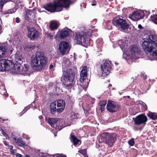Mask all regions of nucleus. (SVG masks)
<instances>
[{
  "mask_svg": "<svg viewBox=\"0 0 157 157\" xmlns=\"http://www.w3.org/2000/svg\"><path fill=\"white\" fill-rule=\"evenodd\" d=\"M48 61V58L43 52H37L35 57L33 58H32V67L38 71H44L46 69L47 67Z\"/></svg>",
  "mask_w": 157,
  "mask_h": 157,
  "instance_id": "1",
  "label": "nucleus"
},
{
  "mask_svg": "<svg viewBox=\"0 0 157 157\" xmlns=\"http://www.w3.org/2000/svg\"><path fill=\"white\" fill-rule=\"evenodd\" d=\"M142 44V47L146 52L151 53L153 55L157 56V36L154 35H150L148 38H144Z\"/></svg>",
  "mask_w": 157,
  "mask_h": 157,
  "instance_id": "2",
  "label": "nucleus"
},
{
  "mask_svg": "<svg viewBox=\"0 0 157 157\" xmlns=\"http://www.w3.org/2000/svg\"><path fill=\"white\" fill-rule=\"evenodd\" d=\"M116 139V134L115 133L109 134L108 132H105L101 135L99 140H101V142H103L107 143L109 146L112 147Z\"/></svg>",
  "mask_w": 157,
  "mask_h": 157,
  "instance_id": "3",
  "label": "nucleus"
},
{
  "mask_svg": "<svg viewBox=\"0 0 157 157\" xmlns=\"http://www.w3.org/2000/svg\"><path fill=\"white\" fill-rule=\"evenodd\" d=\"M91 33L90 32H82L80 33H77L76 36L75 37L74 39L77 40V43L78 44L84 45L86 44V39L88 37L92 36Z\"/></svg>",
  "mask_w": 157,
  "mask_h": 157,
  "instance_id": "4",
  "label": "nucleus"
},
{
  "mask_svg": "<svg viewBox=\"0 0 157 157\" xmlns=\"http://www.w3.org/2000/svg\"><path fill=\"white\" fill-rule=\"evenodd\" d=\"M56 0H53L52 2L47 3L43 5V8L48 11L51 13L60 11Z\"/></svg>",
  "mask_w": 157,
  "mask_h": 157,
  "instance_id": "5",
  "label": "nucleus"
},
{
  "mask_svg": "<svg viewBox=\"0 0 157 157\" xmlns=\"http://www.w3.org/2000/svg\"><path fill=\"white\" fill-rule=\"evenodd\" d=\"M12 62L11 60L5 59L0 60V71H9L13 66Z\"/></svg>",
  "mask_w": 157,
  "mask_h": 157,
  "instance_id": "6",
  "label": "nucleus"
},
{
  "mask_svg": "<svg viewBox=\"0 0 157 157\" xmlns=\"http://www.w3.org/2000/svg\"><path fill=\"white\" fill-rule=\"evenodd\" d=\"M36 13V9L34 8L32 10H29L25 15V19L30 22L35 24L36 22V20L35 18Z\"/></svg>",
  "mask_w": 157,
  "mask_h": 157,
  "instance_id": "7",
  "label": "nucleus"
},
{
  "mask_svg": "<svg viewBox=\"0 0 157 157\" xmlns=\"http://www.w3.org/2000/svg\"><path fill=\"white\" fill-rule=\"evenodd\" d=\"M101 68L102 71V74L104 73L106 75H108L112 69L111 61L107 59L103 60L101 65Z\"/></svg>",
  "mask_w": 157,
  "mask_h": 157,
  "instance_id": "8",
  "label": "nucleus"
},
{
  "mask_svg": "<svg viewBox=\"0 0 157 157\" xmlns=\"http://www.w3.org/2000/svg\"><path fill=\"white\" fill-rule=\"evenodd\" d=\"M19 64H15L13 65V67L16 73L25 75L26 74V72L29 69V67L27 65L24 64V66L22 67L20 62L19 63Z\"/></svg>",
  "mask_w": 157,
  "mask_h": 157,
  "instance_id": "9",
  "label": "nucleus"
},
{
  "mask_svg": "<svg viewBox=\"0 0 157 157\" xmlns=\"http://www.w3.org/2000/svg\"><path fill=\"white\" fill-rule=\"evenodd\" d=\"M28 36L30 40H35L40 36L39 32L33 28L27 27Z\"/></svg>",
  "mask_w": 157,
  "mask_h": 157,
  "instance_id": "10",
  "label": "nucleus"
},
{
  "mask_svg": "<svg viewBox=\"0 0 157 157\" xmlns=\"http://www.w3.org/2000/svg\"><path fill=\"white\" fill-rule=\"evenodd\" d=\"M120 108V106L117 102L111 100L108 101L106 109L109 112L113 113L116 112Z\"/></svg>",
  "mask_w": 157,
  "mask_h": 157,
  "instance_id": "11",
  "label": "nucleus"
},
{
  "mask_svg": "<svg viewBox=\"0 0 157 157\" xmlns=\"http://www.w3.org/2000/svg\"><path fill=\"white\" fill-rule=\"evenodd\" d=\"M134 120V124L140 125L142 124H145L147 121V117L144 114H141L137 116L135 118H133Z\"/></svg>",
  "mask_w": 157,
  "mask_h": 157,
  "instance_id": "12",
  "label": "nucleus"
},
{
  "mask_svg": "<svg viewBox=\"0 0 157 157\" xmlns=\"http://www.w3.org/2000/svg\"><path fill=\"white\" fill-rule=\"evenodd\" d=\"M56 1L58 4L60 6L59 8L60 11L63 10V8H69L70 5L74 4L76 1V0H56Z\"/></svg>",
  "mask_w": 157,
  "mask_h": 157,
  "instance_id": "13",
  "label": "nucleus"
},
{
  "mask_svg": "<svg viewBox=\"0 0 157 157\" xmlns=\"http://www.w3.org/2000/svg\"><path fill=\"white\" fill-rule=\"evenodd\" d=\"M75 72L71 69H68L64 74V79L66 82H72L75 78Z\"/></svg>",
  "mask_w": 157,
  "mask_h": 157,
  "instance_id": "14",
  "label": "nucleus"
},
{
  "mask_svg": "<svg viewBox=\"0 0 157 157\" xmlns=\"http://www.w3.org/2000/svg\"><path fill=\"white\" fill-rule=\"evenodd\" d=\"M69 45L66 41L61 42L59 45V50L62 55H64L66 53H68L69 51Z\"/></svg>",
  "mask_w": 157,
  "mask_h": 157,
  "instance_id": "15",
  "label": "nucleus"
},
{
  "mask_svg": "<svg viewBox=\"0 0 157 157\" xmlns=\"http://www.w3.org/2000/svg\"><path fill=\"white\" fill-rule=\"evenodd\" d=\"M58 119L56 118H48V122L52 127L56 128L58 127L59 130H60L63 127L62 126V124L59 123Z\"/></svg>",
  "mask_w": 157,
  "mask_h": 157,
  "instance_id": "16",
  "label": "nucleus"
},
{
  "mask_svg": "<svg viewBox=\"0 0 157 157\" xmlns=\"http://www.w3.org/2000/svg\"><path fill=\"white\" fill-rule=\"evenodd\" d=\"M113 23L115 25L120 26L122 29L124 30L127 29L129 28V25L125 20L122 19H117L115 21L113 22Z\"/></svg>",
  "mask_w": 157,
  "mask_h": 157,
  "instance_id": "17",
  "label": "nucleus"
},
{
  "mask_svg": "<svg viewBox=\"0 0 157 157\" xmlns=\"http://www.w3.org/2000/svg\"><path fill=\"white\" fill-rule=\"evenodd\" d=\"M144 15V13L142 11H136L132 13L131 18L133 20L136 21L142 18Z\"/></svg>",
  "mask_w": 157,
  "mask_h": 157,
  "instance_id": "18",
  "label": "nucleus"
},
{
  "mask_svg": "<svg viewBox=\"0 0 157 157\" xmlns=\"http://www.w3.org/2000/svg\"><path fill=\"white\" fill-rule=\"evenodd\" d=\"M71 30L67 28L62 29L60 31L59 34V37L62 39H64L69 36Z\"/></svg>",
  "mask_w": 157,
  "mask_h": 157,
  "instance_id": "19",
  "label": "nucleus"
},
{
  "mask_svg": "<svg viewBox=\"0 0 157 157\" xmlns=\"http://www.w3.org/2000/svg\"><path fill=\"white\" fill-rule=\"evenodd\" d=\"M66 105L65 102L63 100H58L57 101V112L61 113L63 112L65 109Z\"/></svg>",
  "mask_w": 157,
  "mask_h": 157,
  "instance_id": "20",
  "label": "nucleus"
},
{
  "mask_svg": "<svg viewBox=\"0 0 157 157\" xmlns=\"http://www.w3.org/2000/svg\"><path fill=\"white\" fill-rule=\"evenodd\" d=\"M87 76V67L86 66H84L80 73V81L82 82L86 79Z\"/></svg>",
  "mask_w": 157,
  "mask_h": 157,
  "instance_id": "21",
  "label": "nucleus"
},
{
  "mask_svg": "<svg viewBox=\"0 0 157 157\" xmlns=\"http://www.w3.org/2000/svg\"><path fill=\"white\" fill-rule=\"evenodd\" d=\"M13 138L18 146L21 147L26 146V143L22 140V139L20 137L17 139L16 137H14Z\"/></svg>",
  "mask_w": 157,
  "mask_h": 157,
  "instance_id": "22",
  "label": "nucleus"
},
{
  "mask_svg": "<svg viewBox=\"0 0 157 157\" xmlns=\"http://www.w3.org/2000/svg\"><path fill=\"white\" fill-rule=\"evenodd\" d=\"M70 139L71 142L73 143L74 145L76 146L80 141V140L78 139L72 133L70 135Z\"/></svg>",
  "mask_w": 157,
  "mask_h": 157,
  "instance_id": "23",
  "label": "nucleus"
},
{
  "mask_svg": "<svg viewBox=\"0 0 157 157\" xmlns=\"http://www.w3.org/2000/svg\"><path fill=\"white\" fill-rule=\"evenodd\" d=\"M56 102L54 101L50 105L51 113L53 114L56 113V112H57V108L56 107Z\"/></svg>",
  "mask_w": 157,
  "mask_h": 157,
  "instance_id": "24",
  "label": "nucleus"
},
{
  "mask_svg": "<svg viewBox=\"0 0 157 157\" xmlns=\"http://www.w3.org/2000/svg\"><path fill=\"white\" fill-rule=\"evenodd\" d=\"M59 26L57 23L54 21H52L49 25V28L50 30L53 31L57 29Z\"/></svg>",
  "mask_w": 157,
  "mask_h": 157,
  "instance_id": "25",
  "label": "nucleus"
},
{
  "mask_svg": "<svg viewBox=\"0 0 157 157\" xmlns=\"http://www.w3.org/2000/svg\"><path fill=\"white\" fill-rule=\"evenodd\" d=\"M147 116L150 119L153 120L157 119V113H156L149 111L147 114Z\"/></svg>",
  "mask_w": 157,
  "mask_h": 157,
  "instance_id": "26",
  "label": "nucleus"
},
{
  "mask_svg": "<svg viewBox=\"0 0 157 157\" xmlns=\"http://www.w3.org/2000/svg\"><path fill=\"white\" fill-rule=\"evenodd\" d=\"M5 46H0V58L2 57L6 52Z\"/></svg>",
  "mask_w": 157,
  "mask_h": 157,
  "instance_id": "27",
  "label": "nucleus"
},
{
  "mask_svg": "<svg viewBox=\"0 0 157 157\" xmlns=\"http://www.w3.org/2000/svg\"><path fill=\"white\" fill-rule=\"evenodd\" d=\"M15 59L16 62L17 63L16 64H19V63L22 62L21 56H20L19 54H15Z\"/></svg>",
  "mask_w": 157,
  "mask_h": 157,
  "instance_id": "28",
  "label": "nucleus"
},
{
  "mask_svg": "<svg viewBox=\"0 0 157 157\" xmlns=\"http://www.w3.org/2000/svg\"><path fill=\"white\" fill-rule=\"evenodd\" d=\"M130 50L132 54H134L135 53H138V49L136 45H132Z\"/></svg>",
  "mask_w": 157,
  "mask_h": 157,
  "instance_id": "29",
  "label": "nucleus"
},
{
  "mask_svg": "<svg viewBox=\"0 0 157 157\" xmlns=\"http://www.w3.org/2000/svg\"><path fill=\"white\" fill-rule=\"evenodd\" d=\"M10 1L15 2L14 1H13V0H0V8H2L5 3Z\"/></svg>",
  "mask_w": 157,
  "mask_h": 157,
  "instance_id": "30",
  "label": "nucleus"
},
{
  "mask_svg": "<svg viewBox=\"0 0 157 157\" xmlns=\"http://www.w3.org/2000/svg\"><path fill=\"white\" fill-rule=\"evenodd\" d=\"M150 20L157 25V15H153L150 17Z\"/></svg>",
  "mask_w": 157,
  "mask_h": 157,
  "instance_id": "31",
  "label": "nucleus"
},
{
  "mask_svg": "<svg viewBox=\"0 0 157 157\" xmlns=\"http://www.w3.org/2000/svg\"><path fill=\"white\" fill-rule=\"evenodd\" d=\"M14 9H10V10H9L7 11H4V14H10V13L11 14L13 13H14L16 11H14Z\"/></svg>",
  "mask_w": 157,
  "mask_h": 157,
  "instance_id": "32",
  "label": "nucleus"
},
{
  "mask_svg": "<svg viewBox=\"0 0 157 157\" xmlns=\"http://www.w3.org/2000/svg\"><path fill=\"white\" fill-rule=\"evenodd\" d=\"M107 101L106 100H102L99 102V105L101 107H105L106 105Z\"/></svg>",
  "mask_w": 157,
  "mask_h": 157,
  "instance_id": "33",
  "label": "nucleus"
},
{
  "mask_svg": "<svg viewBox=\"0 0 157 157\" xmlns=\"http://www.w3.org/2000/svg\"><path fill=\"white\" fill-rule=\"evenodd\" d=\"M79 152L84 156H85L86 155H87V152L86 149L80 150Z\"/></svg>",
  "mask_w": 157,
  "mask_h": 157,
  "instance_id": "34",
  "label": "nucleus"
},
{
  "mask_svg": "<svg viewBox=\"0 0 157 157\" xmlns=\"http://www.w3.org/2000/svg\"><path fill=\"white\" fill-rule=\"evenodd\" d=\"M64 85L66 87H67L68 88H71L74 85L72 83H70L68 84L66 82L65 83Z\"/></svg>",
  "mask_w": 157,
  "mask_h": 157,
  "instance_id": "35",
  "label": "nucleus"
},
{
  "mask_svg": "<svg viewBox=\"0 0 157 157\" xmlns=\"http://www.w3.org/2000/svg\"><path fill=\"white\" fill-rule=\"evenodd\" d=\"M128 143L129 144L131 145V146H133L134 144V139H131L129 141Z\"/></svg>",
  "mask_w": 157,
  "mask_h": 157,
  "instance_id": "36",
  "label": "nucleus"
},
{
  "mask_svg": "<svg viewBox=\"0 0 157 157\" xmlns=\"http://www.w3.org/2000/svg\"><path fill=\"white\" fill-rule=\"evenodd\" d=\"M2 134L5 137H6V139L9 140L10 137L6 132L3 131V132H2Z\"/></svg>",
  "mask_w": 157,
  "mask_h": 157,
  "instance_id": "37",
  "label": "nucleus"
},
{
  "mask_svg": "<svg viewBox=\"0 0 157 157\" xmlns=\"http://www.w3.org/2000/svg\"><path fill=\"white\" fill-rule=\"evenodd\" d=\"M97 4V2L95 0H93L92 3L91 5L92 6H95Z\"/></svg>",
  "mask_w": 157,
  "mask_h": 157,
  "instance_id": "38",
  "label": "nucleus"
},
{
  "mask_svg": "<svg viewBox=\"0 0 157 157\" xmlns=\"http://www.w3.org/2000/svg\"><path fill=\"white\" fill-rule=\"evenodd\" d=\"M16 22L17 23H19L20 22V19L19 18L17 17L15 19Z\"/></svg>",
  "mask_w": 157,
  "mask_h": 157,
  "instance_id": "39",
  "label": "nucleus"
},
{
  "mask_svg": "<svg viewBox=\"0 0 157 157\" xmlns=\"http://www.w3.org/2000/svg\"><path fill=\"white\" fill-rule=\"evenodd\" d=\"M138 28L140 29H144V28L140 24H139L138 25Z\"/></svg>",
  "mask_w": 157,
  "mask_h": 157,
  "instance_id": "40",
  "label": "nucleus"
},
{
  "mask_svg": "<svg viewBox=\"0 0 157 157\" xmlns=\"http://www.w3.org/2000/svg\"><path fill=\"white\" fill-rule=\"evenodd\" d=\"M56 157H67L66 156L61 154L58 155Z\"/></svg>",
  "mask_w": 157,
  "mask_h": 157,
  "instance_id": "41",
  "label": "nucleus"
},
{
  "mask_svg": "<svg viewBox=\"0 0 157 157\" xmlns=\"http://www.w3.org/2000/svg\"><path fill=\"white\" fill-rule=\"evenodd\" d=\"M3 142L4 144V145L6 146H9V144L8 142H7L6 141L4 140L3 141Z\"/></svg>",
  "mask_w": 157,
  "mask_h": 157,
  "instance_id": "42",
  "label": "nucleus"
},
{
  "mask_svg": "<svg viewBox=\"0 0 157 157\" xmlns=\"http://www.w3.org/2000/svg\"><path fill=\"white\" fill-rule=\"evenodd\" d=\"M16 157H23V156L21 154H20L19 153H17L16 154Z\"/></svg>",
  "mask_w": 157,
  "mask_h": 157,
  "instance_id": "43",
  "label": "nucleus"
},
{
  "mask_svg": "<svg viewBox=\"0 0 157 157\" xmlns=\"http://www.w3.org/2000/svg\"><path fill=\"white\" fill-rule=\"evenodd\" d=\"M8 147L9 148L10 150H11L12 149H13V147L12 145H9V146H8Z\"/></svg>",
  "mask_w": 157,
  "mask_h": 157,
  "instance_id": "44",
  "label": "nucleus"
},
{
  "mask_svg": "<svg viewBox=\"0 0 157 157\" xmlns=\"http://www.w3.org/2000/svg\"><path fill=\"white\" fill-rule=\"evenodd\" d=\"M111 87H112V84H109L108 87V88H109V90H111Z\"/></svg>",
  "mask_w": 157,
  "mask_h": 157,
  "instance_id": "45",
  "label": "nucleus"
},
{
  "mask_svg": "<svg viewBox=\"0 0 157 157\" xmlns=\"http://www.w3.org/2000/svg\"><path fill=\"white\" fill-rule=\"evenodd\" d=\"M53 67V65L52 64H51L49 65V68L50 69H51Z\"/></svg>",
  "mask_w": 157,
  "mask_h": 157,
  "instance_id": "46",
  "label": "nucleus"
},
{
  "mask_svg": "<svg viewBox=\"0 0 157 157\" xmlns=\"http://www.w3.org/2000/svg\"><path fill=\"white\" fill-rule=\"evenodd\" d=\"M10 152L13 154V155H14L15 152L14 151V150L13 149H12L11 150H10Z\"/></svg>",
  "mask_w": 157,
  "mask_h": 157,
  "instance_id": "47",
  "label": "nucleus"
},
{
  "mask_svg": "<svg viewBox=\"0 0 157 157\" xmlns=\"http://www.w3.org/2000/svg\"><path fill=\"white\" fill-rule=\"evenodd\" d=\"M100 109L101 110V111L102 112V111L104 110L105 109V108L104 107H100Z\"/></svg>",
  "mask_w": 157,
  "mask_h": 157,
  "instance_id": "48",
  "label": "nucleus"
},
{
  "mask_svg": "<svg viewBox=\"0 0 157 157\" xmlns=\"http://www.w3.org/2000/svg\"><path fill=\"white\" fill-rule=\"evenodd\" d=\"M39 118L40 120H41L43 118V117L42 116H39Z\"/></svg>",
  "mask_w": 157,
  "mask_h": 157,
  "instance_id": "49",
  "label": "nucleus"
},
{
  "mask_svg": "<svg viewBox=\"0 0 157 157\" xmlns=\"http://www.w3.org/2000/svg\"><path fill=\"white\" fill-rule=\"evenodd\" d=\"M49 36H53V35H52V34L49 33Z\"/></svg>",
  "mask_w": 157,
  "mask_h": 157,
  "instance_id": "50",
  "label": "nucleus"
},
{
  "mask_svg": "<svg viewBox=\"0 0 157 157\" xmlns=\"http://www.w3.org/2000/svg\"><path fill=\"white\" fill-rule=\"evenodd\" d=\"M25 157H30V156L28 155H26L25 156Z\"/></svg>",
  "mask_w": 157,
  "mask_h": 157,
  "instance_id": "51",
  "label": "nucleus"
},
{
  "mask_svg": "<svg viewBox=\"0 0 157 157\" xmlns=\"http://www.w3.org/2000/svg\"><path fill=\"white\" fill-rule=\"evenodd\" d=\"M75 115H74V118H77V117H75Z\"/></svg>",
  "mask_w": 157,
  "mask_h": 157,
  "instance_id": "52",
  "label": "nucleus"
},
{
  "mask_svg": "<svg viewBox=\"0 0 157 157\" xmlns=\"http://www.w3.org/2000/svg\"><path fill=\"white\" fill-rule=\"evenodd\" d=\"M40 157H45L44 155L41 156Z\"/></svg>",
  "mask_w": 157,
  "mask_h": 157,
  "instance_id": "53",
  "label": "nucleus"
},
{
  "mask_svg": "<svg viewBox=\"0 0 157 157\" xmlns=\"http://www.w3.org/2000/svg\"><path fill=\"white\" fill-rule=\"evenodd\" d=\"M113 0H108V1H113Z\"/></svg>",
  "mask_w": 157,
  "mask_h": 157,
  "instance_id": "54",
  "label": "nucleus"
},
{
  "mask_svg": "<svg viewBox=\"0 0 157 157\" xmlns=\"http://www.w3.org/2000/svg\"><path fill=\"white\" fill-rule=\"evenodd\" d=\"M145 79H146V78H147L146 76H145Z\"/></svg>",
  "mask_w": 157,
  "mask_h": 157,
  "instance_id": "55",
  "label": "nucleus"
},
{
  "mask_svg": "<svg viewBox=\"0 0 157 157\" xmlns=\"http://www.w3.org/2000/svg\"><path fill=\"white\" fill-rule=\"evenodd\" d=\"M145 79H146V78H147L146 76H145Z\"/></svg>",
  "mask_w": 157,
  "mask_h": 157,
  "instance_id": "56",
  "label": "nucleus"
},
{
  "mask_svg": "<svg viewBox=\"0 0 157 157\" xmlns=\"http://www.w3.org/2000/svg\"><path fill=\"white\" fill-rule=\"evenodd\" d=\"M87 157H88V156H87Z\"/></svg>",
  "mask_w": 157,
  "mask_h": 157,
  "instance_id": "57",
  "label": "nucleus"
}]
</instances>
